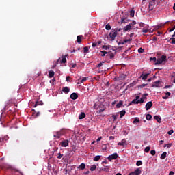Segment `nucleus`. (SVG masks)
Returning a JSON list of instances; mask_svg holds the SVG:
<instances>
[{
	"label": "nucleus",
	"mask_w": 175,
	"mask_h": 175,
	"mask_svg": "<svg viewBox=\"0 0 175 175\" xmlns=\"http://www.w3.org/2000/svg\"><path fill=\"white\" fill-rule=\"evenodd\" d=\"M120 32V29L117 31L116 29H113L109 35V38H107L109 42H113L116 40V38L117 37V34Z\"/></svg>",
	"instance_id": "nucleus-1"
},
{
	"label": "nucleus",
	"mask_w": 175,
	"mask_h": 175,
	"mask_svg": "<svg viewBox=\"0 0 175 175\" xmlns=\"http://www.w3.org/2000/svg\"><path fill=\"white\" fill-rule=\"evenodd\" d=\"M134 25H136V21H133L131 23L126 25L123 29V32H128V31H131Z\"/></svg>",
	"instance_id": "nucleus-2"
},
{
	"label": "nucleus",
	"mask_w": 175,
	"mask_h": 175,
	"mask_svg": "<svg viewBox=\"0 0 175 175\" xmlns=\"http://www.w3.org/2000/svg\"><path fill=\"white\" fill-rule=\"evenodd\" d=\"M59 147L65 148L69 146V139H62L59 144Z\"/></svg>",
	"instance_id": "nucleus-3"
},
{
	"label": "nucleus",
	"mask_w": 175,
	"mask_h": 175,
	"mask_svg": "<svg viewBox=\"0 0 175 175\" xmlns=\"http://www.w3.org/2000/svg\"><path fill=\"white\" fill-rule=\"evenodd\" d=\"M65 134V129H62L59 131L55 132L53 134L54 137H56V139H59L61 136Z\"/></svg>",
	"instance_id": "nucleus-4"
},
{
	"label": "nucleus",
	"mask_w": 175,
	"mask_h": 175,
	"mask_svg": "<svg viewBox=\"0 0 175 175\" xmlns=\"http://www.w3.org/2000/svg\"><path fill=\"white\" fill-rule=\"evenodd\" d=\"M165 61H166V56L163 55L161 57L157 59L156 64L157 65H161V64H163Z\"/></svg>",
	"instance_id": "nucleus-5"
},
{
	"label": "nucleus",
	"mask_w": 175,
	"mask_h": 175,
	"mask_svg": "<svg viewBox=\"0 0 175 175\" xmlns=\"http://www.w3.org/2000/svg\"><path fill=\"white\" fill-rule=\"evenodd\" d=\"M157 4V0H152L149 2L148 9L149 10H152L155 8Z\"/></svg>",
	"instance_id": "nucleus-6"
},
{
	"label": "nucleus",
	"mask_w": 175,
	"mask_h": 175,
	"mask_svg": "<svg viewBox=\"0 0 175 175\" xmlns=\"http://www.w3.org/2000/svg\"><path fill=\"white\" fill-rule=\"evenodd\" d=\"M152 87L155 88H161V87H162V82L160 81H156L155 82L152 83Z\"/></svg>",
	"instance_id": "nucleus-7"
},
{
	"label": "nucleus",
	"mask_w": 175,
	"mask_h": 175,
	"mask_svg": "<svg viewBox=\"0 0 175 175\" xmlns=\"http://www.w3.org/2000/svg\"><path fill=\"white\" fill-rule=\"evenodd\" d=\"M117 158H118V154L113 153V154L109 155L107 157V159L108 161H109V162H111V161H113V159H117Z\"/></svg>",
	"instance_id": "nucleus-8"
},
{
	"label": "nucleus",
	"mask_w": 175,
	"mask_h": 175,
	"mask_svg": "<svg viewBox=\"0 0 175 175\" xmlns=\"http://www.w3.org/2000/svg\"><path fill=\"white\" fill-rule=\"evenodd\" d=\"M142 174V170L140 168H137L134 172L129 174V175H140Z\"/></svg>",
	"instance_id": "nucleus-9"
},
{
	"label": "nucleus",
	"mask_w": 175,
	"mask_h": 175,
	"mask_svg": "<svg viewBox=\"0 0 175 175\" xmlns=\"http://www.w3.org/2000/svg\"><path fill=\"white\" fill-rule=\"evenodd\" d=\"M126 77V75L121 74L120 77H116L115 80L120 81V80H124Z\"/></svg>",
	"instance_id": "nucleus-10"
},
{
	"label": "nucleus",
	"mask_w": 175,
	"mask_h": 175,
	"mask_svg": "<svg viewBox=\"0 0 175 175\" xmlns=\"http://www.w3.org/2000/svg\"><path fill=\"white\" fill-rule=\"evenodd\" d=\"M151 107H152V102L149 101L145 105V109H146V110L148 111V110H150V109H151Z\"/></svg>",
	"instance_id": "nucleus-11"
},
{
	"label": "nucleus",
	"mask_w": 175,
	"mask_h": 175,
	"mask_svg": "<svg viewBox=\"0 0 175 175\" xmlns=\"http://www.w3.org/2000/svg\"><path fill=\"white\" fill-rule=\"evenodd\" d=\"M70 99H72V100H76L77 98H79V95H77L76 93H72L70 96Z\"/></svg>",
	"instance_id": "nucleus-12"
},
{
	"label": "nucleus",
	"mask_w": 175,
	"mask_h": 175,
	"mask_svg": "<svg viewBox=\"0 0 175 175\" xmlns=\"http://www.w3.org/2000/svg\"><path fill=\"white\" fill-rule=\"evenodd\" d=\"M146 96H147V94H144V95L141 97V98H140L139 100H138V101L139 102V103H144V100H146Z\"/></svg>",
	"instance_id": "nucleus-13"
},
{
	"label": "nucleus",
	"mask_w": 175,
	"mask_h": 175,
	"mask_svg": "<svg viewBox=\"0 0 175 175\" xmlns=\"http://www.w3.org/2000/svg\"><path fill=\"white\" fill-rule=\"evenodd\" d=\"M118 146H126V139H123L121 142L118 143Z\"/></svg>",
	"instance_id": "nucleus-14"
},
{
	"label": "nucleus",
	"mask_w": 175,
	"mask_h": 175,
	"mask_svg": "<svg viewBox=\"0 0 175 175\" xmlns=\"http://www.w3.org/2000/svg\"><path fill=\"white\" fill-rule=\"evenodd\" d=\"M62 91L64 92V94H69L70 89L68 87L63 88Z\"/></svg>",
	"instance_id": "nucleus-15"
},
{
	"label": "nucleus",
	"mask_w": 175,
	"mask_h": 175,
	"mask_svg": "<svg viewBox=\"0 0 175 175\" xmlns=\"http://www.w3.org/2000/svg\"><path fill=\"white\" fill-rule=\"evenodd\" d=\"M103 111H105V106L100 105L98 107V112H99V113H103Z\"/></svg>",
	"instance_id": "nucleus-16"
},
{
	"label": "nucleus",
	"mask_w": 175,
	"mask_h": 175,
	"mask_svg": "<svg viewBox=\"0 0 175 175\" xmlns=\"http://www.w3.org/2000/svg\"><path fill=\"white\" fill-rule=\"evenodd\" d=\"M102 41H98L97 42H93L92 46V47H96V46H100Z\"/></svg>",
	"instance_id": "nucleus-17"
},
{
	"label": "nucleus",
	"mask_w": 175,
	"mask_h": 175,
	"mask_svg": "<svg viewBox=\"0 0 175 175\" xmlns=\"http://www.w3.org/2000/svg\"><path fill=\"white\" fill-rule=\"evenodd\" d=\"M78 169H79V170H84V169H85V164L84 163H82L79 167Z\"/></svg>",
	"instance_id": "nucleus-18"
},
{
	"label": "nucleus",
	"mask_w": 175,
	"mask_h": 175,
	"mask_svg": "<svg viewBox=\"0 0 175 175\" xmlns=\"http://www.w3.org/2000/svg\"><path fill=\"white\" fill-rule=\"evenodd\" d=\"M148 75H150L149 73H147V74H142V75H141V77H142V80H144V81H146V80H147V77H148Z\"/></svg>",
	"instance_id": "nucleus-19"
},
{
	"label": "nucleus",
	"mask_w": 175,
	"mask_h": 175,
	"mask_svg": "<svg viewBox=\"0 0 175 175\" xmlns=\"http://www.w3.org/2000/svg\"><path fill=\"white\" fill-rule=\"evenodd\" d=\"M79 120H83V118H85V113L84 112H81L79 116Z\"/></svg>",
	"instance_id": "nucleus-20"
},
{
	"label": "nucleus",
	"mask_w": 175,
	"mask_h": 175,
	"mask_svg": "<svg viewBox=\"0 0 175 175\" xmlns=\"http://www.w3.org/2000/svg\"><path fill=\"white\" fill-rule=\"evenodd\" d=\"M82 38H83V36H77V43H79V44L81 43Z\"/></svg>",
	"instance_id": "nucleus-21"
},
{
	"label": "nucleus",
	"mask_w": 175,
	"mask_h": 175,
	"mask_svg": "<svg viewBox=\"0 0 175 175\" xmlns=\"http://www.w3.org/2000/svg\"><path fill=\"white\" fill-rule=\"evenodd\" d=\"M166 155H167V152H163L160 157L161 159H165V158H166Z\"/></svg>",
	"instance_id": "nucleus-22"
},
{
	"label": "nucleus",
	"mask_w": 175,
	"mask_h": 175,
	"mask_svg": "<svg viewBox=\"0 0 175 175\" xmlns=\"http://www.w3.org/2000/svg\"><path fill=\"white\" fill-rule=\"evenodd\" d=\"M79 81L80 83H84V81H87V77H82V78H79Z\"/></svg>",
	"instance_id": "nucleus-23"
},
{
	"label": "nucleus",
	"mask_w": 175,
	"mask_h": 175,
	"mask_svg": "<svg viewBox=\"0 0 175 175\" xmlns=\"http://www.w3.org/2000/svg\"><path fill=\"white\" fill-rule=\"evenodd\" d=\"M136 85V82H133L127 85V88H132L133 87H135Z\"/></svg>",
	"instance_id": "nucleus-24"
},
{
	"label": "nucleus",
	"mask_w": 175,
	"mask_h": 175,
	"mask_svg": "<svg viewBox=\"0 0 175 175\" xmlns=\"http://www.w3.org/2000/svg\"><path fill=\"white\" fill-rule=\"evenodd\" d=\"M154 120H156L157 121V122H159V124H161V117L158 116H154Z\"/></svg>",
	"instance_id": "nucleus-25"
},
{
	"label": "nucleus",
	"mask_w": 175,
	"mask_h": 175,
	"mask_svg": "<svg viewBox=\"0 0 175 175\" xmlns=\"http://www.w3.org/2000/svg\"><path fill=\"white\" fill-rule=\"evenodd\" d=\"M101 156L100 155H97L95 157H94L93 160L95 162H98V161H99V159H100Z\"/></svg>",
	"instance_id": "nucleus-26"
},
{
	"label": "nucleus",
	"mask_w": 175,
	"mask_h": 175,
	"mask_svg": "<svg viewBox=\"0 0 175 175\" xmlns=\"http://www.w3.org/2000/svg\"><path fill=\"white\" fill-rule=\"evenodd\" d=\"M170 95H171L170 92H167L165 94V96H163V99H168Z\"/></svg>",
	"instance_id": "nucleus-27"
},
{
	"label": "nucleus",
	"mask_w": 175,
	"mask_h": 175,
	"mask_svg": "<svg viewBox=\"0 0 175 175\" xmlns=\"http://www.w3.org/2000/svg\"><path fill=\"white\" fill-rule=\"evenodd\" d=\"M96 170V165L94 164L90 167V172H94V170Z\"/></svg>",
	"instance_id": "nucleus-28"
},
{
	"label": "nucleus",
	"mask_w": 175,
	"mask_h": 175,
	"mask_svg": "<svg viewBox=\"0 0 175 175\" xmlns=\"http://www.w3.org/2000/svg\"><path fill=\"white\" fill-rule=\"evenodd\" d=\"M139 122H140V120L139 119V118H135L133 124H137Z\"/></svg>",
	"instance_id": "nucleus-29"
},
{
	"label": "nucleus",
	"mask_w": 175,
	"mask_h": 175,
	"mask_svg": "<svg viewBox=\"0 0 175 175\" xmlns=\"http://www.w3.org/2000/svg\"><path fill=\"white\" fill-rule=\"evenodd\" d=\"M119 113H120V118H122L124 117V116L126 112H125V111L122 110V111H120Z\"/></svg>",
	"instance_id": "nucleus-30"
},
{
	"label": "nucleus",
	"mask_w": 175,
	"mask_h": 175,
	"mask_svg": "<svg viewBox=\"0 0 175 175\" xmlns=\"http://www.w3.org/2000/svg\"><path fill=\"white\" fill-rule=\"evenodd\" d=\"M54 75H55V73H54V71H53V70H51V71H49V77H54Z\"/></svg>",
	"instance_id": "nucleus-31"
},
{
	"label": "nucleus",
	"mask_w": 175,
	"mask_h": 175,
	"mask_svg": "<svg viewBox=\"0 0 175 175\" xmlns=\"http://www.w3.org/2000/svg\"><path fill=\"white\" fill-rule=\"evenodd\" d=\"M151 118H152V116H151V114H146V119L148 120V121H150Z\"/></svg>",
	"instance_id": "nucleus-32"
},
{
	"label": "nucleus",
	"mask_w": 175,
	"mask_h": 175,
	"mask_svg": "<svg viewBox=\"0 0 175 175\" xmlns=\"http://www.w3.org/2000/svg\"><path fill=\"white\" fill-rule=\"evenodd\" d=\"M122 105H123L122 101H120V102L116 105L117 109H120V107H121V106H122Z\"/></svg>",
	"instance_id": "nucleus-33"
},
{
	"label": "nucleus",
	"mask_w": 175,
	"mask_h": 175,
	"mask_svg": "<svg viewBox=\"0 0 175 175\" xmlns=\"http://www.w3.org/2000/svg\"><path fill=\"white\" fill-rule=\"evenodd\" d=\"M131 103H133L134 105H139V102L137 99H134L132 100Z\"/></svg>",
	"instance_id": "nucleus-34"
},
{
	"label": "nucleus",
	"mask_w": 175,
	"mask_h": 175,
	"mask_svg": "<svg viewBox=\"0 0 175 175\" xmlns=\"http://www.w3.org/2000/svg\"><path fill=\"white\" fill-rule=\"evenodd\" d=\"M61 63H62V64H65V63H66V57H62V60H61Z\"/></svg>",
	"instance_id": "nucleus-35"
},
{
	"label": "nucleus",
	"mask_w": 175,
	"mask_h": 175,
	"mask_svg": "<svg viewBox=\"0 0 175 175\" xmlns=\"http://www.w3.org/2000/svg\"><path fill=\"white\" fill-rule=\"evenodd\" d=\"M136 165L137 166H142V165H143V163L142 162V161H137Z\"/></svg>",
	"instance_id": "nucleus-36"
},
{
	"label": "nucleus",
	"mask_w": 175,
	"mask_h": 175,
	"mask_svg": "<svg viewBox=\"0 0 175 175\" xmlns=\"http://www.w3.org/2000/svg\"><path fill=\"white\" fill-rule=\"evenodd\" d=\"M138 53H139V54H143L144 53V49L139 48L138 49Z\"/></svg>",
	"instance_id": "nucleus-37"
},
{
	"label": "nucleus",
	"mask_w": 175,
	"mask_h": 175,
	"mask_svg": "<svg viewBox=\"0 0 175 175\" xmlns=\"http://www.w3.org/2000/svg\"><path fill=\"white\" fill-rule=\"evenodd\" d=\"M105 29H107V31H110V29H111V27L110 26V25H107L105 26Z\"/></svg>",
	"instance_id": "nucleus-38"
},
{
	"label": "nucleus",
	"mask_w": 175,
	"mask_h": 175,
	"mask_svg": "<svg viewBox=\"0 0 175 175\" xmlns=\"http://www.w3.org/2000/svg\"><path fill=\"white\" fill-rule=\"evenodd\" d=\"M150 146L146 147L144 149L145 152H150Z\"/></svg>",
	"instance_id": "nucleus-39"
},
{
	"label": "nucleus",
	"mask_w": 175,
	"mask_h": 175,
	"mask_svg": "<svg viewBox=\"0 0 175 175\" xmlns=\"http://www.w3.org/2000/svg\"><path fill=\"white\" fill-rule=\"evenodd\" d=\"M88 51H89L88 47L85 46V47L83 48V52H84L85 53H88Z\"/></svg>",
	"instance_id": "nucleus-40"
},
{
	"label": "nucleus",
	"mask_w": 175,
	"mask_h": 175,
	"mask_svg": "<svg viewBox=\"0 0 175 175\" xmlns=\"http://www.w3.org/2000/svg\"><path fill=\"white\" fill-rule=\"evenodd\" d=\"M117 117H118V115H112V118L113 119V121H117Z\"/></svg>",
	"instance_id": "nucleus-41"
},
{
	"label": "nucleus",
	"mask_w": 175,
	"mask_h": 175,
	"mask_svg": "<svg viewBox=\"0 0 175 175\" xmlns=\"http://www.w3.org/2000/svg\"><path fill=\"white\" fill-rule=\"evenodd\" d=\"M62 157H64V154H61V152H59L58 156L57 157V158L58 159H61V158H62Z\"/></svg>",
	"instance_id": "nucleus-42"
},
{
	"label": "nucleus",
	"mask_w": 175,
	"mask_h": 175,
	"mask_svg": "<svg viewBox=\"0 0 175 175\" xmlns=\"http://www.w3.org/2000/svg\"><path fill=\"white\" fill-rule=\"evenodd\" d=\"M132 40V39H124L123 40V41H124V43H129V42H131Z\"/></svg>",
	"instance_id": "nucleus-43"
},
{
	"label": "nucleus",
	"mask_w": 175,
	"mask_h": 175,
	"mask_svg": "<svg viewBox=\"0 0 175 175\" xmlns=\"http://www.w3.org/2000/svg\"><path fill=\"white\" fill-rule=\"evenodd\" d=\"M173 133H174V130H170L168 132H167V135H173Z\"/></svg>",
	"instance_id": "nucleus-44"
},
{
	"label": "nucleus",
	"mask_w": 175,
	"mask_h": 175,
	"mask_svg": "<svg viewBox=\"0 0 175 175\" xmlns=\"http://www.w3.org/2000/svg\"><path fill=\"white\" fill-rule=\"evenodd\" d=\"M130 16H131V17H134V16H135V11L131 10V11L130 12Z\"/></svg>",
	"instance_id": "nucleus-45"
},
{
	"label": "nucleus",
	"mask_w": 175,
	"mask_h": 175,
	"mask_svg": "<svg viewBox=\"0 0 175 175\" xmlns=\"http://www.w3.org/2000/svg\"><path fill=\"white\" fill-rule=\"evenodd\" d=\"M164 147H167V148H170L172 147V144H167L164 145Z\"/></svg>",
	"instance_id": "nucleus-46"
},
{
	"label": "nucleus",
	"mask_w": 175,
	"mask_h": 175,
	"mask_svg": "<svg viewBox=\"0 0 175 175\" xmlns=\"http://www.w3.org/2000/svg\"><path fill=\"white\" fill-rule=\"evenodd\" d=\"M121 23H122V24H125V23H126V19H125V18H122V19H121Z\"/></svg>",
	"instance_id": "nucleus-47"
},
{
	"label": "nucleus",
	"mask_w": 175,
	"mask_h": 175,
	"mask_svg": "<svg viewBox=\"0 0 175 175\" xmlns=\"http://www.w3.org/2000/svg\"><path fill=\"white\" fill-rule=\"evenodd\" d=\"M101 53H102V55H103V57H105V55H106V54H107V52L106 51H101Z\"/></svg>",
	"instance_id": "nucleus-48"
},
{
	"label": "nucleus",
	"mask_w": 175,
	"mask_h": 175,
	"mask_svg": "<svg viewBox=\"0 0 175 175\" xmlns=\"http://www.w3.org/2000/svg\"><path fill=\"white\" fill-rule=\"evenodd\" d=\"M150 154H151V155H152V156L155 155V154H156L155 150H151V151H150Z\"/></svg>",
	"instance_id": "nucleus-49"
},
{
	"label": "nucleus",
	"mask_w": 175,
	"mask_h": 175,
	"mask_svg": "<svg viewBox=\"0 0 175 175\" xmlns=\"http://www.w3.org/2000/svg\"><path fill=\"white\" fill-rule=\"evenodd\" d=\"M142 32H143L144 33H147V32H148V29H143Z\"/></svg>",
	"instance_id": "nucleus-50"
},
{
	"label": "nucleus",
	"mask_w": 175,
	"mask_h": 175,
	"mask_svg": "<svg viewBox=\"0 0 175 175\" xmlns=\"http://www.w3.org/2000/svg\"><path fill=\"white\" fill-rule=\"evenodd\" d=\"M146 85H147V84L143 83L142 85H139V88H144V87H146Z\"/></svg>",
	"instance_id": "nucleus-51"
},
{
	"label": "nucleus",
	"mask_w": 175,
	"mask_h": 175,
	"mask_svg": "<svg viewBox=\"0 0 175 175\" xmlns=\"http://www.w3.org/2000/svg\"><path fill=\"white\" fill-rule=\"evenodd\" d=\"M9 139V137L8 135L5 136L4 137H3V140H8Z\"/></svg>",
	"instance_id": "nucleus-52"
},
{
	"label": "nucleus",
	"mask_w": 175,
	"mask_h": 175,
	"mask_svg": "<svg viewBox=\"0 0 175 175\" xmlns=\"http://www.w3.org/2000/svg\"><path fill=\"white\" fill-rule=\"evenodd\" d=\"M175 29V26L171 29H169V32H173V31H174Z\"/></svg>",
	"instance_id": "nucleus-53"
},
{
	"label": "nucleus",
	"mask_w": 175,
	"mask_h": 175,
	"mask_svg": "<svg viewBox=\"0 0 175 175\" xmlns=\"http://www.w3.org/2000/svg\"><path fill=\"white\" fill-rule=\"evenodd\" d=\"M66 81H70V77H69V76L66 77Z\"/></svg>",
	"instance_id": "nucleus-54"
},
{
	"label": "nucleus",
	"mask_w": 175,
	"mask_h": 175,
	"mask_svg": "<svg viewBox=\"0 0 175 175\" xmlns=\"http://www.w3.org/2000/svg\"><path fill=\"white\" fill-rule=\"evenodd\" d=\"M171 43H172V44H175V38L172 39Z\"/></svg>",
	"instance_id": "nucleus-55"
},
{
	"label": "nucleus",
	"mask_w": 175,
	"mask_h": 175,
	"mask_svg": "<svg viewBox=\"0 0 175 175\" xmlns=\"http://www.w3.org/2000/svg\"><path fill=\"white\" fill-rule=\"evenodd\" d=\"M40 116V112H37L35 115V117H39Z\"/></svg>",
	"instance_id": "nucleus-56"
},
{
	"label": "nucleus",
	"mask_w": 175,
	"mask_h": 175,
	"mask_svg": "<svg viewBox=\"0 0 175 175\" xmlns=\"http://www.w3.org/2000/svg\"><path fill=\"white\" fill-rule=\"evenodd\" d=\"M102 65H103V63L100 62L98 64V68H100V66H102Z\"/></svg>",
	"instance_id": "nucleus-57"
},
{
	"label": "nucleus",
	"mask_w": 175,
	"mask_h": 175,
	"mask_svg": "<svg viewBox=\"0 0 175 175\" xmlns=\"http://www.w3.org/2000/svg\"><path fill=\"white\" fill-rule=\"evenodd\" d=\"M150 61H157V57H151Z\"/></svg>",
	"instance_id": "nucleus-58"
},
{
	"label": "nucleus",
	"mask_w": 175,
	"mask_h": 175,
	"mask_svg": "<svg viewBox=\"0 0 175 175\" xmlns=\"http://www.w3.org/2000/svg\"><path fill=\"white\" fill-rule=\"evenodd\" d=\"M169 175H174V172L173 171L170 172Z\"/></svg>",
	"instance_id": "nucleus-59"
},
{
	"label": "nucleus",
	"mask_w": 175,
	"mask_h": 175,
	"mask_svg": "<svg viewBox=\"0 0 175 175\" xmlns=\"http://www.w3.org/2000/svg\"><path fill=\"white\" fill-rule=\"evenodd\" d=\"M164 142H165V141H163V140L159 141V144H160V145L163 144Z\"/></svg>",
	"instance_id": "nucleus-60"
},
{
	"label": "nucleus",
	"mask_w": 175,
	"mask_h": 175,
	"mask_svg": "<svg viewBox=\"0 0 175 175\" xmlns=\"http://www.w3.org/2000/svg\"><path fill=\"white\" fill-rule=\"evenodd\" d=\"M100 140H102V137H98L96 142H100Z\"/></svg>",
	"instance_id": "nucleus-61"
},
{
	"label": "nucleus",
	"mask_w": 175,
	"mask_h": 175,
	"mask_svg": "<svg viewBox=\"0 0 175 175\" xmlns=\"http://www.w3.org/2000/svg\"><path fill=\"white\" fill-rule=\"evenodd\" d=\"M119 44H125V42L124 41H121L120 42H119Z\"/></svg>",
	"instance_id": "nucleus-62"
},
{
	"label": "nucleus",
	"mask_w": 175,
	"mask_h": 175,
	"mask_svg": "<svg viewBox=\"0 0 175 175\" xmlns=\"http://www.w3.org/2000/svg\"><path fill=\"white\" fill-rule=\"evenodd\" d=\"M109 140H114V137L110 136L109 137Z\"/></svg>",
	"instance_id": "nucleus-63"
},
{
	"label": "nucleus",
	"mask_w": 175,
	"mask_h": 175,
	"mask_svg": "<svg viewBox=\"0 0 175 175\" xmlns=\"http://www.w3.org/2000/svg\"><path fill=\"white\" fill-rule=\"evenodd\" d=\"M139 27H144V24L143 23H139Z\"/></svg>",
	"instance_id": "nucleus-64"
}]
</instances>
